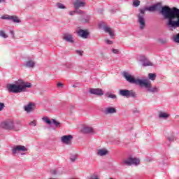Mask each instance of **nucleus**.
Wrapping results in <instances>:
<instances>
[{"instance_id": "nucleus-27", "label": "nucleus", "mask_w": 179, "mask_h": 179, "mask_svg": "<svg viewBox=\"0 0 179 179\" xmlns=\"http://www.w3.org/2000/svg\"><path fill=\"white\" fill-rule=\"evenodd\" d=\"M106 97H108V99H113V100L117 99V95L114 94H110V92H107L106 94Z\"/></svg>"}, {"instance_id": "nucleus-24", "label": "nucleus", "mask_w": 179, "mask_h": 179, "mask_svg": "<svg viewBox=\"0 0 179 179\" xmlns=\"http://www.w3.org/2000/svg\"><path fill=\"white\" fill-rule=\"evenodd\" d=\"M10 20H12L14 23H20V20L17 16L10 15Z\"/></svg>"}, {"instance_id": "nucleus-45", "label": "nucleus", "mask_w": 179, "mask_h": 179, "mask_svg": "<svg viewBox=\"0 0 179 179\" xmlns=\"http://www.w3.org/2000/svg\"><path fill=\"white\" fill-rule=\"evenodd\" d=\"M168 141H169V142H173V141H174V138H173V137H169V138H168Z\"/></svg>"}, {"instance_id": "nucleus-17", "label": "nucleus", "mask_w": 179, "mask_h": 179, "mask_svg": "<svg viewBox=\"0 0 179 179\" xmlns=\"http://www.w3.org/2000/svg\"><path fill=\"white\" fill-rule=\"evenodd\" d=\"M63 40L67 41V43H71L72 44L73 43H75L73 41V36L71 34H64L63 36Z\"/></svg>"}, {"instance_id": "nucleus-16", "label": "nucleus", "mask_w": 179, "mask_h": 179, "mask_svg": "<svg viewBox=\"0 0 179 179\" xmlns=\"http://www.w3.org/2000/svg\"><path fill=\"white\" fill-rule=\"evenodd\" d=\"M36 106V104L34 103H29L27 105L24 106V110L26 111V113H31L33 110H34V107Z\"/></svg>"}, {"instance_id": "nucleus-23", "label": "nucleus", "mask_w": 179, "mask_h": 179, "mask_svg": "<svg viewBox=\"0 0 179 179\" xmlns=\"http://www.w3.org/2000/svg\"><path fill=\"white\" fill-rule=\"evenodd\" d=\"M131 166H139L141 160L138 158H134L131 157Z\"/></svg>"}, {"instance_id": "nucleus-43", "label": "nucleus", "mask_w": 179, "mask_h": 179, "mask_svg": "<svg viewBox=\"0 0 179 179\" xmlns=\"http://www.w3.org/2000/svg\"><path fill=\"white\" fill-rule=\"evenodd\" d=\"M106 44H108V45L113 44V41H110L108 39L106 40Z\"/></svg>"}, {"instance_id": "nucleus-38", "label": "nucleus", "mask_w": 179, "mask_h": 179, "mask_svg": "<svg viewBox=\"0 0 179 179\" xmlns=\"http://www.w3.org/2000/svg\"><path fill=\"white\" fill-rule=\"evenodd\" d=\"M5 108V103L0 102V111H2Z\"/></svg>"}, {"instance_id": "nucleus-6", "label": "nucleus", "mask_w": 179, "mask_h": 179, "mask_svg": "<svg viewBox=\"0 0 179 179\" xmlns=\"http://www.w3.org/2000/svg\"><path fill=\"white\" fill-rule=\"evenodd\" d=\"M142 87H145L150 93H159L160 92L159 87H152V84L146 80H144Z\"/></svg>"}, {"instance_id": "nucleus-26", "label": "nucleus", "mask_w": 179, "mask_h": 179, "mask_svg": "<svg viewBox=\"0 0 179 179\" xmlns=\"http://www.w3.org/2000/svg\"><path fill=\"white\" fill-rule=\"evenodd\" d=\"M170 115L164 112H160L159 114V118H169Z\"/></svg>"}, {"instance_id": "nucleus-42", "label": "nucleus", "mask_w": 179, "mask_h": 179, "mask_svg": "<svg viewBox=\"0 0 179 179\" xmlns=\"http://www.w3.org/2000/svg\"><path fill=\"white\" fill-rule=\"evenodd\" d=\"M75 13H76V10H73V11H70V12H69V15H70V16H73V15H75Z\"/></svg>"}, {"instance_id": "nucleus-25", "label": "nucleus", "mask_w": 179, "mask_h": 179, "mask_svg": "<svg viewBox=\"0 0 179 179\" xmlns=\"http://www.w3.org/2000/svg\"><path fill=\"white\" fill-rule=\"evenodd\" d=\"M172 41H173V43H177L178 44H179V33L172 36Z\"/></svg>"}, {"instance_id": "nucleus-51", "label": "nucleus", "mask_w": 179, "mask_h": 179, "mask_svg": "<svg viewBox=\"0 0 179 179\" xmlns=\"http://www.w3.org/2000/svg\"><path fill=\"white\" fill-rule=\"evenodd\" d=\"M73 87H76V85H73Z\"/></svg>"}, {"instance_id": "nucleus-37", "label": "nucleus", "mask_w": 179, "mask_h": 179, "mask_svg": "<svg viewBox=\"0 0 179 179\" xmlns=\"http://www.w3.org/2000/svg\"><path fill=\"white\" fill-rule=\"evenodd\" d=\"M76 13H78V15H82L83 13V11L81 10H79V8H75Z\"/></svg>"}, {"instance_id": "nucleus-18", "label": "nucleus", "mask_w": 179, "mask_h": 179, "mask_svg": "<svg viewBox=\"0 0 179 179\" xmlns=\"http://www.w3.org/2000/svg\"><path fill=\"white\" fill-rule=\"evenodd\" d=\"M24 66L27 68H34V66H36V62H34V60L30 59L26 62Z\"/></svg>"}, {"instance_id": "nucleus-49", "label": "nucleus", "mask_w": 179, "mask_h": 179, "mask_svg": "<svg viewBox=\"0 0 179 179\" xmlns=\"http://www.w3.org/2000/svg\"><path fill=\"white\" fill-rule=\"evenodd\" d=\"M74 108H75V106H70V110H73Z\"/></svg>"}, {"instance_id": "nucleus-30", "label": "nucleus", "mask_w": 179, "mask_h": 179, "mask_svg": "<svg viewBox=\"0 0 179 179\" xmlns=\"http://www.w3.org/2000/svg\"><path fill=\"white\" fill-rule=\"evenodd\" d=\"M89 20H90V15H87L82 20L83 23H88Z\"/></svg>"}, {"instance_id": "nucleus-46", "label": "nucleus", "mask_w": 179, "mask_h": 179, "mask_svg": "<svg viewBox=\"0 0 179 179\" xmlns=\"http://www.w3.org/2000/svg\"><path fill=\"white\" fill-rule=\"evenodd\" d=\"M133 113H134V114H136V113H139V110H138V109L135 108L133 110Z\"/></svg>"}, {"instance_id": "nucleus-29", "label": "nucleus", "mask_w": 179, "mask_h": 179, "mask_svg": "<svg viewBox=\"0 0 179 179\" xmlns=\"http://www.w3.org/2000/svg\"><path fill=\"white\" fill-rule=\"evenodd\" d=\"M139 5H141V1H139V0H134L133 1V6H134L135 8H138V6H139Z\"/></svg>"}, {"instance_id": "nucleus-41", "label": "nucleus", "mask_w": 179, "mask_h": 179, "mask_svg": "<svg viewBox=\"0 0 179 179\" xmlns=\"http://www.w3.org/2000/svg\"><path fill=\"white\" fill-rule=\"evenodd\" d=\"M112 52H113V54H118L120 51L117 49H113Z\"/></svg>"}, {"instance_id": "nucleus-9", "label": "nucleus", "mask_w": 179, "mask_h": 179, "mask_svg": "<svg viewBox=\"0 0 179 179\" xmlns=\"http://www.w3.org/2000/svg\"><path fill=\"white\" fill-rule=\"evenodd\" d=\"M74 9H80V8H85L86 6V1L85 0H74L73 2Z\"/></svg>"}, {"instance_id": "nucleus-40", "label": "nucleus", "mask_w": 179, "mask_h": 179, "mask_svg": "<svg viewBox=\"0 0 179 179\" xmlns=\"http://www.w3.org/2000/svg\"><path fill=\"white\" fill-rule=\"evenodd\" d=\"M29 125H31L32 127H36V120H34L29 123Z\"/></svg>"}, {"instance_id": "nucleus-7", "label": "nucleus", "mask_w": 179, "mask_h": 179, "mask_svg": "<svg viewBox=\"0 0 179 179\" xmlns=\"http://www.w3.org/2000/svg\"><path fill=\"white\" fill-rule=\"evenodd\" d=\"M119 94L123 97H127V99H129V97L136 99L138 97V94L134 90H119Z\"/></svg>"}, {"instance_id": "nucleus-12", "label": "nucleus", "mask_w": 179, "mask_h": 179, "mask_svg": "<svg viewBox=\"0 0 179 179\" xmlns=\"http://www.w3.org/2000/svg\"><path fill=\"white\" fill-rule=\"evenodd\" d=\"M90 93L95 96H103L104 94V92L100 88H91L90 89Z\"/></svg>"}, {"instance_id": "nucleus-13", "label": "nucleus", "mask_w": 179, "mask_h": 179, "mask_svg": "<svg viewBox=\"0 0 179 179\" xmlns=\"http://www.w3.org/2000/svg\"><path fill=\"white\" fill-rule=\"evenodd\" d=\"M72 139H73V136L72 135H66L61 138L62 143H65V145H71V141H72Z\"/></svg>"}, {"instance_id": "nucleus-11", "label": "nucleus", "mask_w": 179, "mask_h": 179, "mask_svg": "<svg viewBox=\"0 0 179 179\" xmlns=\"http://www.w3.org/2000/svg\"><path fill=\"white\" fill-rule=\"evenodd\" d=\"M13 155H16L17 152H27V148L24 145H15L13 148Z\"/></svg>"}, {"instance_id": "nucleus-1", "label": "nucleus", "mask_w": 179, "mask_h": 179, "mask_svg": "<svg viewBox=\"0 0 179 179\" xmlns=\"http://www.w3.org/2000/svg\"><path fill=\"white\" fill-rule=\"evenodd\" d=\"M169 30H176L179 27V9L177 7L170 8L169 6H162L160 10Z\"/></svg>"}, {"instance_id": "nucleus-35", "label": "nucleus", "mask_w": 179, "mask_h": 179, "mask_svg": "<svg viewBox=\"0 0 179 179\" xmlns=\"http://www.w3.org/2000/svg\"><path fill=\"white\" fill-rule=\"evenodd\" d=\"M0 36L3 38H8V35L3 31H0Z\"/></svg>"}, {"instance_id": "nucleus-3", "label": "nucleus", "mask_w": 179, "mask_h": 179, "mask_svg": "<svg viewBox=\"0 0 179 179\" xmlns=\"http://www.w3.org/2000/svg\"><path fill=\"white\" fill-rule=\"evenodd\" d=\"M159 8H160V3H158L151 6L144 7L139 9L140 13L138 15V22L140 24L139 27L141 30H143L146 26V22L145 21V13L146 10L148 12H156L159 10Z\"/></svg>"}, {"instance_id": "nucleus-20", "label": "nucleus", "mask_w": 179, "mask_h": 179, "mask_svg": "<svg viewBox=\"0 0 179 179\" xmlns=\"http://www.w3.org/2000/svg\"><path fill=\"white\" fill-rule=\"evenodd\" d=\"M103 30H104L105 33H108V34L110 37H114V32H113V31L111 30V28H110L107 26H104Z\"/></svg>"}, {"instance_id": "nucleus-50", "label": "nucleus", "mask_w": 179, "mask_h": 179, "mask_svg": "<svg viewBox=\"0 0 179 179\" xmlns=\"http://www.w3.org/2000/svg\"><path fill=\"white\" fill-rule=\"evenodd\" d=\"M1 2H3V0H0V3H1Z\"/></svg>"}, {"instance_id": "nucleus-48", "label": "nucleus", "mask_w": 179, "mask_h": 179, "mask_svg": "<svg viewBox=\"0 0 179 179\" xmlns=\"http://www.w3.org/2000/svg\"><path fill=\"white\" fill-rule=\"evenodd\" d=\"M10 33L12 34V36H15V32H13V31H10Z\"/></svg>"}, {"instance_id": "nucleus-19", "label": "nucleus", "mask_w": 179, "mask_h": 179, "mask_svg": "<svg viewBox=\"0 0 179 179\" xmlns=\"http://www.w3.org/2000/svg\"><path fill=\"white\" fill-rule=\"evenodd\" d=\"M83 134H94V129L90 127H85L83 129Z\"/></svg>"}, {"instance_id": "nucleus-21", "label": "nucleus", "mask_w": 179, "mask_h": 179, "mask_svg": "<svg viewBox=\"0 0 179 179\" xmlns=\"http://www.w3.org/2000/svg\"><path fill=\"white\" fill-rule=\"evenodd\" d=\"M122 164H123V166H131V157H129L126 159H124L122 162Z\"/></svg>"}, {"instance_id": "nucleus-34", "label": "nucleus", "mask_w": 179, "mask_h": 179, "mask_svg": "<svg viewBox=\"0 0 179 179\" xmlns=\"http://www.w3.org/2000/svg\"><path fill=\"white\" fill-rule=\"evenodd\" d=\"M1 19H3L4 20H10V15H4L1 17Z\"/></svg>"}, {"instance_id": "nucleus-28", "label": "nucleus", "mask_w": 179, "mask_h": 179, "mask_svg": "<svg viewBox=\"0 0 179 179\" xmlns=\"http://www.w3.org/2000/svg\"><path fill=\"white\" fill-rule=\"evenodd\" d=\"M56 6L57 8H58V9H66V7L65 6V5L61 3H57Z\"/></svg>"}, {"instance_id": "nucleus-10", "label": "nucleus", "mask_w": 179, "mask_h": 179, "mask_svg": "<svg viewBox=\"0 0 179 179\" xmlns=\"http://www.w3.org/2000/svg\"><path fill=\"white\" fill-rule=\"evenodd\" d=\"M140 62H142L143 66H153L152 62H150V61L148 59V57L144 55L140 56Z\"/></svg>"}, {"instance_id": "nucleus-22", "label": "nucleus", "mask_w": 179, "mask_h": 179, "mask_svg": "<svg viewBox=\"0 0 179 179\" xmlns=\"http://www.w3.org/2000/svg\"><path fill=\"white\" fill-rule=\"evenodd\" d=\"M97 155L98 156H106V155H108V150L106 149H100L98 150Z\"/></svg>"}, {"instance_id": "nucleus-31", "label": "nucleus", "mask_w": 179, "mask_h": 179, "mask_svg": "<svg viewBox=\"0 0 179 179\" xmlns=\"http://www.w3.org/2000/svg\"><path fill=\"white\" fill-rule=\"evenodd\" d=\"M148 78L150 80H155L156 79V74L155 73H149Z\"/></svg>"}, {"instance_id": "nucleus-15", "label": "nucleus", "mask_w": 179, "mask_h": 179, "mask_svg": "<svg viewBox=\"0 0 179 179\" xmlns=\"http://www.w3.org/2000/svg\"><path fill=\"white\" fill-rule=\"evenodd\" d=\"M77 34L78 37H81V38H87V37H89V32L83 29H79L77 31Z\"/></svg>"}, {"instance_id": "nucleus-5", "label": "nucleus", "mask_w": 179, "mask_h": 179, "mask_svg": "<svg viewBox=\"0 0 179 179\" xmlns=\"http://www.w3.org/2000/svg\"><path fill=\"white\" fill-rule=\"evenodd\" d=\"M123 76L126 79V80L129 82V83H132L133 85H139L141 87H142V85L145 81V80L135 79L134 76H132L131 75H130L127 72L123 73Z\"/></svg>"}, {"instance_id": "nucleus-14", "label": "nucleus", "mask_w": 179, "mask_h": 179, "mask_svg": "<svg viewBox=\"0 0 179 179\" xmlns=\"http://www.w3.org/2000/svg\"><path fill=\"white\" fill-rule=\"evenodd\" d=\"M115 113H117V109L111 106L105 108L103 110V113H105L106 115H108V114H115Z\"/></svg>"}, {"instance_id": "nucleus-32", "label": "nucleus", "mask_w": 179, "mask_h": 179, "mask_svg": "<svg viewBox=\"0 0 179 179\" xmlns=\"http://www.w3.org/2000/svg\"><path fill=\"white\" fill-rule=\"evenodd\" d=\"M158 42L160 43V44H166L167 43V39L163 38H159L158 39Z\"/></svg>"}, {"instance_id": "nucleus-47", "label": "nucleus", "mask_w": 179, "mask_h": 179, "mask_svg": "<svg viewBox=\"0 0 179 179\" xmlns=\"http://www.w3.org/2000/svg\"><path fill=\"white\" fill-rule=\"evenodd\" d=\"M62 87V83H57V87Z\"/></svg>"}, {"instance_id": "nucleus-39", "label": "nucleus", "mask_w": 179, "mask_h": 179, "mask_svg": "<svg viewBox=\"0 0 179 179\" xmlns=\"http://www.w3.org/2000/svg\"><path fill=\"white\" fill-rule=\"evenodd\" d=\"M77 157H76V155H73L70 157V159L72 161V162H75L76 160Z\"/></svg>"}, {"instance_id": "nucleus-2", "label": "nucleus", "mask_w": 179, "mask_h": 179, "mask_svg": "<svg viewBox=\"0 0 179 179\" xmlns=\"http://www.w3.org/2000/svg\"><path fill=\"white\" fill-rule=\"evenodd\" d=\"M27 87H31V83H24L22 80L15 81V84L6 85V90L9 93H22V92H26Z\"/></svg>"}, {"instance_id": "nucleus-33", "label": "nucleus", "mask_w": 179, "mask_h": 179, "mask_svg": "<svg viewBox=\"0 0 179 179\" xmlns=\"http://www.w3.org/2000/svg\"><path fill=\"white\" fill-rule=\"evenodd\" d=\"M51 174L53 176H57V174H62V173L58 172V169H53L50 171Z\"/></svg>"}, {"instance_id": "nucleus-44", "label": "nucleus", "mask_w": 179, "mask_h": 179, "mask_svg": "<svg viewBox=\"0 0 179 179\" xmlns=\"http://www.w3.org/2000/svg\"><path fill=\"white\" fill-rule=\"evenodd\" d=\"M83 53V52L80 51V50H76V54H78V55L82 56V54Z\"/></svg>"}, {"instance_id": "nucleus-36", "label": "nucleus", "mask_w": 179, "mask_h": 179, "mask_svg": "<svg viewBox=\"0 0 179 179\" xmlns=\"http://www.w3.org/2000/svg\"><path fill=\"white\" fill-rule=\"evenodd\" d=\"M97 178H99V175H97L96 173H93L90 177V179H97Z\"/></svg>"}, {"instance_id": "nucleus-4", "label": "nucleus", "mask_w": 179, "mask_h": 179, "mask_svg": "<svg viewBox=\"0 0 179 179\" xmlns=\"http://www.w3.org/2000/svg\"><path fill=\"white\" fill-rule=\"evenodd\" d=\"M1 128L6 131H19L22 128V122L20 120L14 122L13 120H7L0 124Z\"/></svg>"}, {"instance_id": "nucleus-8", "label": "nucleus", "mask_w": 179, "mask_h": 179, "mask_svg": "<svg viewBox=\"0 0 179 179\" xmlns=\"http://www.w3.org/2000/svg\"><path fill=\"white\" fill-rule=\"evenodd\" d=\"M43 121L48 124V125L52 126V124H55V127L56 128H60L61 127V122L57 121L55 119H52V121L48 119V117H43L42 118Z\"/></svg>"}]
</instances>
